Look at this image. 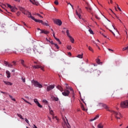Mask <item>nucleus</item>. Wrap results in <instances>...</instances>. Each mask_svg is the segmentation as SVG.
<instances>
[{
    "label": "nucleus",
    "instance_id": "f257e3e1",
    "mask_svg": "<svg viewBox=\"0 0 128 128\" xmlns=\"http://www.w3.org/2000/svg\"><path fill=\"white\" fill-rule=\"evenodd\" d=\"M20 10H22V14L28 16V18H32V20H34L36 22H40L42 24H44V26H48V24L46 22H44V21H42V20L35 19L34 17L32 16V13L28 10H25L24 8H21Z\"/></svg>",
    "mask_w": 128,
    "mask_h": 128
},
{
    "label": "nucleus",
    "instance_id": "f03ea898",
    "mask_svg": "<svg viewBox=\"0 0 128 128\" xmlns=\"http://www.w3.org/2000/svg\"><path fill=\"white\" fill-rule=\"evenodd\" d=\"M32 84L35 86V88H42V85L38 82L34 80H32L31 81Z\"/></svg>",
    "mask_w": 128,
    "mask_h": 128
},
{
    "label": "nucleus",
    "instance_id": "7ed1b4c3",
    "mask_svg": "<svg viewBox=\"0 0 128 128\" xmlns=\"http://www.w3.org/2000/svg\"><path fill=\"white\" fill-rule=\"evenodd\" d=\"M120 107L122 108H128V100L122 102L120 103Z\"/></svg>",
    "mask_w": 128,
    "mask_h": 128
},
{
    "label": "nucleus",
    "instance_id": "20e7f679",
    "mask_svg": "<svg viewBox=\"0 0 128 128\" xmlns=\"http://www.w3.org/2000/svg\"><path fill=\"white\" fill-rule=\"evenodd\" d=\"M54 22L56 24H58V26H62V20L59 19H54Z\"/></svg>",
    "mask_w": 128,
    "mask_h": 128
},
{
    "label": "nucleus",
    "instance_id": "39448f33",
    "mask_svg": "<svg viewBox=\"0 0 128 128\" xmlns=\"http://www.w3.org/2000/svg\"><path fill=\"white\" fill-rule=\"evenodd\" d=\"M7 6L10 9L12 12H14L18 10L16 8L11 6L10 4H7Z\"/></svg>",
    "mask_w": 128,
    "mask_h": 128
},
{
    "label": "nucleus",
    "instance_id": "423d86ee",
    "mask_svg": "<svg viewBox=\"0 0 128 128\" xmlns=\"http://www.w3.org/2000/svg\"><path fill=\"white\" fill-rule=\"evenodd\" d=\"M111 112L112 113V114H114L115 117L116 116H117L118 117L122 118V114H120V112H118L114 111V110H112Z\"/></svg>",
    "mask_w": 128,
    "mask_h": 128
},
{
    "label": "nucleus",
    "instance_id": "0eeeda50",
    "mask_svg": "<svg viewBox=\"0 0 128 128\" xmlns=\"http://www.w3.org/2000/svg\"><path fill=\"white\" fill-rule=\"evenodd\" d=\"M99 106H102L103 108H104L106 110H108V112H112V110H110L108 108V106L106 104H104L102 103H99Z\"/></svg>",
    "mask_w": 128,
    "mask_h": 128
},
{
    "label": "nucleus",
    "instance_id": "6e6552de",
    "mask_svg": "<svg viewBox=\"0 0 128 128\" xmlns=\"http://www.w3.org/2000/svg\"><path fill=\"white\" fill-rule=\"evenodd\" d=\"M70 91L68 90H64V92H62V94L64 96H70Z\"/></svg>",
    "mask_w": 128,
    "mask_h": 128
},
{
    "label": "nucleus",
    "instance_id": "1a4fd4ad",
    "mask_svg": "<svg viewBox=\"0 0 128 128\" xmlns=\"http://www.w3.org/2000/svg\"><path fill=\"white\" fill-rule=\"evenodd\" d=\"M32 68H41L42 70H43V72H44V67L40 65L32 66Z\"/></svg>",
    "mask_w": 128,
    "mask_h": 128
},
{
    "label": "nucleus",
    "instance_id": "9d476101",
    "mask_svg": "<svg viewBox=\"0 0 128 128\" xmlns=\"http://www.w3.org/2000/svg\"><path fill=\"white\" fill-rule=\"evenodd\" d=\"M54 85H50L47 86L46 90L47 92H50L52 90H54Z\"/></svg>",
    "mask_w": 128,
    "mask_h": 128
},
{
    "label": "nucleus",
    "instance_id": "9b49d317",
    "mask_svg": "<svg viewBox=\"0 0 128 128\" xmlns=\"http://www.w3.org/2000/svg\"><path fill=\"white\" fill-rule=\"evenodd\" d=\"M34 102H35V104H37V106H38V108H42V106L40 105V104L38 101V99H34Z\"/></svg>",
    "mask_w": 128,
    "mask_h": 128
},
{
    "label": "nucleus",
    "instance_id": "f8f14e48",
    "mask_svg": "<svg viewBox=\"0 0 128 128\" xmlns=\"http://www.w3.org/2000/svg\"><path fill=\"white\" fill-rule=\"evenodd\" d=\"M78 10L79 12V13L78 12V10H76V16H78L79 18H82V16L80 15V13H82V10H80V8H79L78 9Z\"/></svg>",
    "mask_w": 128,
    "mask_h": 128
},
{
    "label": "nucleus",
    "instance_id": "ddd939ff",
    "mask_svg": "<svg viewBox=\"0 0 128 128\" xmlns=\"http://www.w3.org/2000/svg\"><path fill=\"white\" fill-rule=\"evenodd\" d=\"M86 8L88 10V12H90V14H92V9L90 6L86 7Z\"/></svg>",
    "mask_w": 128,
    "mask_h": 128
},
{
    "label": "nucleus",
    "instance_id": "4468645a",
    "mask_svg": "<svg viewBox=\"0 0 128 128\" xmlns=\"http://www.w3.org/2000/svg\"><path fill=\"white\" fill-rule=\"evenodd\" d=\"M40 34H50V32L42 30H41Z\"/></svg>",
    "mask_w": 128,
    "mask_h": 128
},
{
    "label": "nucleus",
    "instance_id": "2eb2a0df",
    "mask_svg": "<svg viewBox=\"0 0 128 128\" xmlns=\"http://www.w3.org/2000/svg\"><path fill=\"white\" fill-rule=\"evenodd\" d=\"M21 64L24 66V68H28V66L24 64V60H20Z\"/></svg>",
    "mask_w": 128,
    "mask_h": 128
},
{
    "label": "nucleus",
    "instance_id": "dca6fc26",
    "mask_svg": "<svg viewBox=\"0 0 128 128\" xmlns=\"http://www.w3.org/2000/svg\"><path fill=\"white\" fill-rule=\"evenodd\" d=\"M98 118H100V115L97 114L94 118L90 120V121L94 122V120H98Z\"/></svg>",
    "mask_w": 128,
    "mask_h": 128
},
{
    "label": "nucleus",
    "instance_id": "f3484780",
    "mask_svg": "<svg viewBox=\"0 0 128 128\" xmlns=\"http://www.w3.org/2000/svg\"><path fill=\"white\" fill-rule=\"evenodd\" d=\"M4 82L7 86H12V83L10 82L4 81Z\"/></svg>",
    "mask_w": 128,
    "mask_h": 128
},
{
    "label": "nucleus",
    "instance_id": "a211bd4d",
    "mask_svg": "<svg viewBox=\"0 0 128 128\" xmlns=\"http://www.w3.org/2000/svg\"><path fill=\"white\" fill-rule=\"evenodd\" d=\"M64 122L65 124H66V126L68 128H70V124L68 123V119H66V120H64Z\"/></svg>",
    "mask_w": 128,
    "mask_h": 128
},
{
    "label": "nucleus",
    "instance_id": "6ab92c4d",
    "mask_svg": "<svg viewBox=\"0 0 128 128\" xmlns=\"http://www.w3.org/2000/svg\"><path fill=\"white\" fill-rule=\"evenodd\" d=\"M6 74H7V78H10V71L6 70Z\"/></svg>",
    "mask_w": 128,
    "mask_h": 128
},
{
    "label": "nucleus",
    "instance_id": "aec40b11",
    "mask_svg": "<svg viewBox=\"0 0 128 128\" xmlns=\"http://www.w3.org/2000/svg\"><path fill=\"white\" fill-rule=\"evenodd\" d=\"M56 88H58V90H59L60 91L62 92L63 89H62V86L58 85V86H56Z\"/></svg>",
    "mask_w": 128,
    "mask_h": 128
},
{
    "label": "nucleus",
    "instance_id": "412c9836",
    "mask_svg": "<svg viewBox=\"0 0 128 128\" xmlns=\"http://www.w3.org/2000/svg\"><path fill=\"white\" fill-rule=\"evenodd\" d=\"M68 38H69L71 42H72V44H74V38H72V36H69Z\"/></svg>",
    "mask_w": 128,
    "mask_h": 128
},
{
    "label": "nucleus",
    "instance_id": "4be33fe9",
    "mask_svg": "<svg viewBox=\"0 0 128 128\" xmlns=\"http://www.w3.org/2000/svg\"><path fill=\"white\" fill-rule=\"evenodd\" d=\"M26 50L27 54H32V49L30 48H28Z\"/></svg>",
    "mask_w": 128,
    "mask_h": 128
},
{
    "label": "nucleus",
    "instance_id": "5701e85b",
    "mask_svg": "<svg viewBox=\"0 0 128 128\" xmlns=\"http://www.w3.org/2000/svg\"><path fill=\"white\" fill-rule=\"evenodd\" d=\"M98 128H104V124H102L100 123L98 125Z\"/></svg>",
    "mask_w": 128,
    "mask_h": 128
},
{
    "label": "nucleus",
    "instance_id": "b1692460",
    "mask_svg": "<svg viewBox=\"0 0 128 128\" xmlns=\"http://www.w3.org/2000/svg\"><path fill=\"white\" fill-rule=\"evenodd\" d=\"M50 108H51L49 106L50 114H52V116H54V111L52 110H51Z\"/></svg>",
    "mask_w": 128,
    "mask_h": 128
},
{
    "label": "nucleus",
    "instance_id": "393cba45",
    "mask_svg": "<svg viewBox=\"0 0 128 128\" xmlns=\"http://www.w3.org/2000/svg\"><path fill=\"white\" fill-rule=\"evenodd\" d=\"M34 2H32L33 4H36V6H38V2H36V0H33Z\"/></svg>",
    "mask_w": 128,
    "mask_h": 128
},
{
    "label": "nucleus",
    "instance_id": "a878e982",
    "mask_svg": "<svg viewBox=\"0 0 128 128\" xmlns=\"http://www.w3.org/2000/svg\"><path fill=\"white\" fill-rule=\"evenodd\" d=\"M22 100H24V102H26V104H30V106H32V104L28 102V100H26L24 98H22Z\"/></svg>",
    "mask_w": 128,
    "mask_h": 128
},
{
    "label": "nucleus",
    "instance_id": "bb28decb",
    "mask_svg": "<svg viewBox=\"0 0 128 128\" xmlns=\"http://www.w3.org/2000/svg\"><path fill=\"white\" fill-rule=\"evenodd\" d=\"M66 34H67V36L68 38H69L70 36V30H67L66 31Z\"/></svg>",
    "mask_w": 128,
    "mask_h": 128
},
{
    "label": "nucleus",
    "instance_id": "cd10ccee",
    "mask_svg": "<svg viewBox=\"0 0 128 128\" xmlns=\"http://www.w3.org/2000/svg\"><path fill=\"white\" fill-rule=\"evenodd\" d=\"M83 54H78L77 56V58H82V56Z\"/></svg>",
    "mask_w": 128,
    "mask_h": 128
},
{
    "label": "nucleus",
    "instance_id": "c85d7f7f",
    "mask_svg": "<svg viewBox=\"0 0 128 128\" xmlns=\"http://www.w3.org/2000/svg\"><path fill=\"white\" fill-rule=\"evenodd\" d=\"M88 48L89 50H90V52H94V50L92 49V48L91 46H89L88 47Z\"/></svg>",
    "mask_w": 128,
    "mask_h": 128
},
{
    "label": "nucleus",
    "instance_id": "c756f323",
    "mask_svg": "<svg viewBox=\"0 0 128 128\" xmlns=\"http://www.w3.org/2000/svg\"><path fill=\"white\" fill-rule=\"evenodd\" d=\"M17 116H18L20 118H21V120H24V118H22V116L20 114H18Z\"/></svg>",
    "mask_w": 128,
    "mask_h": 128
},
{
    "label": "nucleus",
    "instance_id": "7c9ffc66",
    "mask_svg": "<svg viewBox=\"0 0 128 128\" xmlns=\"http://www.w3.org/2000/svg\"><path fill=\"white\" fill-rule=\"evenodd\" d=\"M96 62L98 64H100V59H96Z\"/></svg>",
    "mask_w": 128,
    "mask_h": 128
},
{
    "label": "nucleus",
    "instance_id": "2f4dec72",
    "mask_svg": "<svg viewBox=\"0 0 128 128\" xmlns=\"http://www.w3.org/2000/svg\"><path fill=\"white\" fill-rule=\"evenodd\" d=\"M81 108L82 110H84L85 112L88 110H87L84 108V105L81 106Z\"/></svg>",
    "mask_w": 128,
    "mask_h": 128
},
{
    "label": "nucleus",
    "instance_id": "473e14b6",
    "mask_svg": "<svg viewBox=\"0 0 128 128\" xmlns=\"http://www.w3.org/2000/svg\"><path fill=\"white\" fill-rule=\"evenodd\" d=\"M20 50H22V52H24V46H21L20 48Z\"/></svg>",
    "mask_w": 128,
    "mask_h": 128
},
{
    "label": "nucleus",
    "instance_id": "72a5a7b5",
    "mask_svg": "<svg viewBox=\"0 0 128 128\" xmlns=\"http://www.w3.org/2000/svg\"><path fill=\"white\" fill-rule=\"evenodd\" d=\"M65 86L66 90H70V88L68 87V84H66Z\"/></svg>",
    "mask_w": 128,
    "mask_h": 128
},
{
    "label": "nucleus",
    "instance_id": "f704fd0d",
    "mask_svg": "<svg viewBox=\"0 0 128 128\" xmlns=\"http://www.w3.org/2000/svg\"><path fill=\"white\" fill-rule=\"evenodd\" d=\"M88 32H90V34H94V32L92 31V29H90L88 30Z\"/></svg>",
    "mask_w": 128,
    "mask_h": 128
},
{
    "label": "nucleus",
    "instance_id": "c9c22d12",
    "mask_svg": "<svg viewBox=\"0 0 128 128\" xmlns=\"http://www.w3.org/2000/svg\"><path fill=\"white\" fill-rule=\"evenodd\" d=\"M54 46H55L56 48H57V50H58L60 48V47H58V46L56 44H54Z\"/></svg>",
    "mask_w": 128,
    "mask_h": 128
},
{
    "label": "nucleus",
    "instance_id": "e433bc0d",
    "mask_svg": "<svg viewBox=\"0 0 128 128\" xmlns=\"http://www.w3.org/2000/svg\"><path fill=\"white\" fill-rule=\"evenodd\" d=\"M69 90H71V92H72V94H73V96H74V90H72V88H70Z\"/></svg>",
    "mask_w": 128,
    "mask_h": 128
},
{
    "label": "nucleus",
    "instance_id": "4c0bfd02",
    "mask_svg": "<svg viewBox=\"0 0 128 128\" xmlns=\"http://www.w3.org/2000/svg\"><path fill=\"white\" fill-rule=\"evenodd\" d=\"M67 48L68 50H72V46H67Z\"/></svg>",
    "mask_w": 128,
    "mask_h": 128
},
{
    "label": "nucleus",
    "instance_id": "58836bf2",
    "mask_svg": "<svg viewBox=\"0 0 128 128\" xmlns=\"http://www.w3.org/2000/svg\"><path fill=\"white\" fill-rule=\"evenodd\" d=\"M116 6H117V8L118 10H120V12H122V9H120V8L118 6V4H116Z\"/></svg>",
    "mask_w": 128,
    "mask_h": 128
},
{
    "label": "nucleus",
    "instance_id": "ea45409f",
    "mask_svg": "<svg viewBox=\"0 0 128 128\" xmlns=\"http://www.w3.org/2000/svg\"><path fill=\"white\" fill-rule=\"evenodd\" d=\"M4 64H6V66H8V62L4 61Z\"/></svg>",
    "mask_w": 128,
    "mask_h": 128
},
{
    "label": "nucleus",
    "instance_id": "a19ab883",
    "mask_svg": "<svg viewBox=\"0 0 128 128\" xmlns=\"http://www.w3.org/2000/svg\"><path fill=\"white\" fill-rule=\"evenodd\" d=\"M54 3L55 4H56V6H58V0H56Z\"/></svg>",
    "mask_w": 128,
    "mask_h": 128
},
{
    "label": "nucleus",
    "instance_id": "79ce46f5",
    "mask_svg": "<svg viewBox=\"0 0 128 128\" xmlns=\"http://www.w3.org/2000/svg\"><path fill=\"white\" fill-rule=\"evenodd\" d=\"M42 102H44V104H48V100H42Z\"/></svg>",
    "mask_w": 128,
    "mask_h": 128
},
{
    "label": "nucleus",
    "instance_id": "37998d69",
    "mask_svg": "<svg viewBox=\"0 0 128 128\" xmlns=\"http://www.w3.org/2000/svg\"><path fill=\"white\" fill-rule=\"evenodd\" d=\"M54 100L56 102H58V98L54 97Z\"/></svg>",
    "mask_w": 128,
    "mask_h": 128
},
{
    "label": "nucleus",
    "instance_id": "c03bdc74",
    "mask_svg": "<svg viewBox=\"0 0 128 128\" xmlns=\"http://www.w3.org/2000/svg\"><path fill=\"white\" fill-rule=\"evenodd\" d=\"M95 18L97 20H100V18H98L96 14H95Z\"/></svg>",
    "mask_w": 128,
    "mask_h": 128
},
{
    "label": "nucleus",
    "instance_id": "a18cd8bd",
    "mask_svg": "<svg viewBox=\"0 0 128 128\" xmlns=\"http://www.w3.org/2000/svg\"><path fill=\"white\" fill-rule=\"evenodd\" d=\"M22 80L24 82H26V78H22Z\"/></svg>",
    "mask_w": 128,
    "mask_h": 128
},
{
    "label": "nucleus",
    "instance_id": "49530a36",
    "mask_svg": "<svg viewBox=\"0 0 128 128\" xmlns=\"http://www.w3.org/2000/svg\"><path fill=\"white\" fill-rule=\"evenodd\" d=\"M66 3H67L68 4H70V6H71L72 10H74V6H72V4L70 3H68V2H66Z\"/></svg>",
    "mask_w": 128,
    "mask_h": 128
},
{
    "label": "nucleus",
    "instance_id": "de8ad7c7",
    "mask_svg": "<svg viewBox=\"0 0 128 128\" xmlns=\"http://www.w3.org/2000/svg\"><path fill=\"white\" fill-rule=\"evenodd\" d=\"M8 68H12V64H8Z\"/></svg>",
    "mask_w": 128,
    "mask_h": 128
},
{
    "label": "nucleus",
    "instance_id": "09e8293b",
    "mask_svg": "<svg viewBox=\"0 0 128 128\" xmlns=\"http://www.w3.org/2000/svg\"><path fill=\"white\" fill-rule=\"evenodd\" d=\"M50 42L51 44H54V42L52 40L50 41Z\"/></svg>",
    "mask_w": 128,
    "mask_h": 128
},
{
    "label": "nucleus",
    "instance_id": "8fccbe9b",
    "mask_svg": "<svg viewBox=\"0 0 128 128\" xmlns=\"http://www.w3.org/2000/svg\"><path fill=\"white\" fill-rule=\"evenodd\" d=\"M36 14L38 16H40V18H42L43 17L42 16H40V14Z\"/></svg>",
    "mask_w": 128,
    "mask_h": 128
},
{
    "label": "nucleus",
    "instance_id": "3c124183",
    "mask_svg": "<svg viewBox=\"0 0 128 128\" xmlns=\"http://www.w3.org/2000/svg\"><path fill=\"white\" fill-rule=\"evenodd\" d=\"M25 121L26 122H27V124H29L30 122L28 120L26 119V118H25Z\"/></svg>",
    "mask_w": 128,
    "mask_h": 128
},
{
    "label": "nucleus",
    "instance_id": "603ef678",
    "mask_svg": "<svg viewBox=\"0 0 128 128\" xmlns=\"http://www.w3.org/2000/svg\"><path fill=\"white\" fill-rule=\"evenodd\" d=\"M115 118H116L117 120H120V117H118V116H115Z\"/></svg>",
    "mask_w": 128,
    "mask_h": 128
},
{
    "label": "nucleus",
    "instance_id": "864d4df0",
    "mask_svg": "<svg viewBox=\"0 0 128 128\" xmlns=\"http://www.w3.org/2000/svg\"><path fill=\"white\" fill-rule=\"evenodd\" d=\"M53 36H54V38H56V34L54 33V32H53Z\"/></svg>",
    "mask_w": 128,
    "mask_h": 128
},
{
    "label": "nucleus",
    "instance_id": "5fc2aeb1",
    "mask_svg": "<svg viewBox=\"0 0 128 128\" xmlns=\"http://www.w3.org/2000/svg\"><path fill=\"white\" fill-rule=\"evenodd\" d=\"M20 12H17L16 15H17L18 16H20Z\"/></svg>",
    "mask_w": 128,
    "mask_h": 128
},
{
    "label": "nucleus",
    "instance_id": "6e6d98bb",
    "mask_svg": "<svg viewBox=\"0 0 128 128\" xmlns=\"http://www.w3.org/2000/svg\"><path fill=\"white\" fill-rule=\"evenodd\" d=\"M128 50L126 47H125V48H122V50Z\"/></svg>",
    "mask_w": 128,
    "mask_h": 128
},
{
    "label": "nucleus",
    "instance_id": "4d7b16f0",
    "mask_svg": "<svg viewBox=\"0 0 128 128\" xmlns=\"http://www.w3.org/2000/svg\"><path fill=\"white\" fill-rule=\"evenodd\" d=\"M94 44H95L96 45V46H97V48H98V44H96V42H94V41H93Z\"/></svg>",
    "mask_w": 128,
    "mask_h": 128
},
{
    "label": "nucleus",
    "instance_id": "13d9d810",
    "mask_svg": "<svg viewBox=\"0 0 128 128\" xmlns=\"http://www.w3.org/2000/svg\"><path fill=\"white\" fill-rule=\"evenodd\" d=\"M55 39L56 40L57 42H59V40H60V39H58V38H55Z\"/></svg>",
    "mask_w": 128,
    "mask_h": 128
},
{
    "label": "nucleus",
    "instance_id": "bf43d9fd",
    "mask_svg": "<svg viewBox=\"0 0 128 128\" xmlns=\"http://www.w3.org/2000/svg\"><path fill=\"white\" fill-rule=\"evenodd\" d=\"M33 128H38V127L34 124L33 125Z\"/></svg>",
    "mask_w": 128,
    "mask_h": 128
},
{
    "label": "nucleus",
    "instance_id": "052dcab7",
    "mask_svg": "<svg viewBox=\"0 0 128 128\" xmlns=\"http://www.w3.org/2000/svg\"><path fill=\"white\" fill-rule=\"evenodd\" d=\"M58 42L59 44H62V42H60V40H59L58 41Z\"/></svg>",
    "mask_w": 128,
    "mask_h": 128
},
{
    "label": "nucleus",
    "instance_id": "680f3d73",
    "mask_svg": "<svg viewBox=\"0 0 128 128\" xmlns=\"http://www.w3.org/2000/svg\"><path fill=\"white\" fill-rule=\"evenodd\" d=\"M108 50L111 52H114V50L110 49V48H108Z\"/></svg>",
    "mask_w": 128,
    "mask_h": 128
},
{
    "label": "nucleus",
    "instance_id": "e2e57ef3",
    "mask_svg": "<svg viewBox=\"0 0 128 128\" xmlns=\"http://www.w3.org/2000/svg\"><path fill=\"white\" fill-rule=\"evenodd\" d=\"M9 96L10 98H12V96H10V95H9Z\"/></svg>",
    "mask_w": 128,
    "mask_h": 128
},
{
    "label": "nucleus",
    "instance_id": "0e129e2a",
    "mask_svg": "<svg viewBox=\"0 0 128 128\" xmlns=\"http://www.w3.org/2000/svg\"><path fill=\"white\" fill-rule=\"evenodd\" d=\"M12 63L14 64V66H16V62L13 61V62H12Z\"/></svg>",
    "mask_w": 128,
    "mask_h": 128
},
{
    "label": "nucleus",
    "instance_id": "69168bd1",
    "mask_svg": "<svg viewBox=\"0 0 128 128\" xmlns=\"http://www.w3.org/2000/svg\"><path fill=\"white\" fill-rule=\"evenodd\" d=\"M22 24H24V26H26V24L24 22H23Z\"/></svg>",
    "mask_w": 128,
    "mask_h": 128
},
{
    "label": "nucleus",
    "instance_id": "338daca9",
    "mask_svg": "<svg viewBox=\"0 0 128 128\" xmlns=\"http://www.w3.org/2000/svg\"><path fill=\"white\" fill-rule=\"evenodd\" d=\"M12 100H14V102H16V99L14 98H12Z\"/></svg>",
    "mask_w": 128,
    "mask_h": 128
},
{
    "label": "nucleus",
    "instance_id": "774afa93",
    "mask_svg": "<svg viewBox=\"0 0 128 128\" xmlns=\"http://www.w3.org/2000/svg\"><path fill=\"white\" fill-rule=\"evenodd\" d=\"M48 120H50V121L52 120V118H50V117H48Z\"/></svg>",
    "mask_w": 128,
    "mask_h": 128
}]
</instances>
